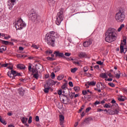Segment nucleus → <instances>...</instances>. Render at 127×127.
<instances>
[{
    "instance_id": "0eeeda50",
    "label": "nucleus",
    "mask_w": 127,
    "mask_h": 127,
    "mask_svg": "<svg viewBox=\"0 0 127 127\" xmlns=\"http://www.w3.org/2000/svg\"><path fill=\"white\" fill-rule=\"evenodd\" d=\"M17 75V72L15 70H11L10 71H8L7 75L10 78H12V79H15V77H16Z\"/></svg>"
},
{
    "instance_id": "37998d69",
    "label": "nucleus",
    "mask_w": 127,
    "mask_h": 127,
    "mask_svg": "<svg viewBox=\"0 0 127 127\" xmlns=\"http://www.w3.org/2000/svg\"><path fill=\"white\" fill-rule=\"evenodd\" d=\"M101 82H98L96 84V86L97 87V89H101Z\"/></svg>"
},
{
    "instance_id": "c03bdc74",
    "label": "nucleus",
    "mask_w": 127,
    "mask_h": 127,
    "mask_svg": "<svg viewBox=\"0 0 127 127\" xmlns=\"http://www.w3.org/2000/svg\"><path fill=\"white\" fill-rule=\"evenodd\" d=\"M53 53L52 51H46L45 52V53H46L47 54V55H49V54H52V53Z\"/></svg>"
},
{
    "instance_id": "13d9d810",
    "label": "nucleus",
    "mask_w": 127,
    "mask_h": 127,
    "mask_svg": "<svg viewBox=\"0 0 127 127\" xmlns=\"http://www.w3.org/2000/svg\"><path fill=\"white\" fill-rule=\"evenodd\" d=\"M100 104H101V102H100L98 101H96L95 103H94V105L95 106H97V105H100Z\"/></svg>"
},
{
    "instance_id": "ddd939ff",
    "label": "nucleus",
    "mask_w": 127,
    "mask_h": 127,
    "mask_svg": "<svg viewBox=\"0 0 127 127\" xmlns=\"http://www.w3.org/2000/svg\"><path fill=\"white\" fill-rule=\"evenodd\" d=\"M65 118L64 116L61 115H60V125H63L64 124V120Z\"/></svg>"
},
{
    "instance_id": "e2e57ef3",
    "label": "nucleus",
    "mask_w": 127,
    "mask_h": 127,
    "mask_svg": "<svg viewBox=\"0 0 127 127\" xmlns=\"http://www.w3.org/2000/svg\"><path fill=\"white\" fill-rule=\"evenodd\" d=\"M58 95H59V96H60V95H62V90H59L58 91Z\"/></svg>"
},
{
    "instance_id": "4be33fe9",
    "label": "nucleus",
    "mask_w": 127,
    "mask_h": 127,
    "mask_svg": "<svg viewBox=\"0 0 127 127\" xmlns=\"http://www.w3.org/2000/svg\"><path fill=\"white\" fill-rule=\"evenodd\" d=\"M123 96H121L120 98H118V101L119 102H125V100H126V97L123 98Z\"/></svg>"
},
{
    "instance_id": "a211bd4d",
    "label": "nucleus",
    "mask_w": 127,
    "mask_h": 127,
    "mask_svg": "<svg viewBox=\"0 0 127 127\" xmlns=\"http://www.w3.org/2000/svg\"><path fill=\"white\" fill-rule=\"evenodd\" d=\"M124 43H121L120 45V53H123L125 51V49L124 48Z\"/></svg>"
},
{
    "instance_id": "58836bf2",
    "label": "nucleus",
    "mask_w": 127,
    "mask_h": 127,
    "mask_svg": "<svg viewBox=\"0 0 127 127\" xmlns=\"http://www.w3.org/2000/svg\"><path fill=\"white\" fill-rule=\"evenodd\" d=\"M51 77L52 79H55V73H54V72H52L51 74Z\"/></svg>"
},
{
    "instance_id": "680f3d73",
    "label": "nucleus",
    "mask_w": 127,
    "mask_h": 127,
    "mask_svg": "<svg viewBox=\"0 0 127 127\" xmlns=\"http://www.w3.org/2000/svg\"><path fill=\"white\" fill-rule=\"evenodd\" d=\"M123 42L124 43V44H123V46L127 45V39H124L123 40Z\"/></svg>"
},
{
    "instance_id": "f03ea898",
    "label": "nucleus",
    "mask_w": 127,
    "mask_h": 127,
    "mask_svg": "<svg viewBox=\"0 0 127 127\" xmlns=\"http://www.w3.org/2000/svg\"><path fill=\"white\" fill-rule=\"evenodd\" d=\"M117 35V30L115 28H109L105 34V41L111 43L114 41V39Z\"/></svg>"
},
{
    "instance_id": "4d7b16f0",
    "label": "nucleus",
    "mask_w": 127,
    "mask_h": 127,
    "mask_svg": "<svg viewBox=\"0 0 127 127\" xmlns=\"http://www.w3.org/2000/svg\"><path fill=\"white\" fill-rule=\"evenodd\" d=\"M65 56H67L68 57H69V56H71V53H65L64 54Z\"/></svg>"
},
{
    "instance_id": "0e129e2a",
    "label": "nucleus",
    "mask_w": 127,
    "mask_h": 127,
    "mask_svg": "<svg viewBox=\"0 0 127 127\" xmlns=\"http://www.w3.org/2000/svg\"><path fill=\"white\" fill-rule=\"evenodd\" d=\"M35 120H36V122H39V117H38L37 116H36Z\"/></svg>"
},
{
    "instance_id": "8fccbe9b",
    "label": "nucleus",
    "mask_w": 127,
    "mask_h": 127,
    "mask_svg": "<svg viewBox=\"0 0 127 127\" xmlns=\"http://www.w3.org/2000/svg\"><path fill=\"white\" fill-rule=\"evenodd\" d=\"M68 96H69L70 99H73V98H74V94H73V93H69Z\"/></svg>"
},
{
    "instance_id": "3c124183",
    "label": "nucleus",
    "mask_w": 127,
    "mask_h": 127,
    "mask_svg": "<svg viewBox=\"0 0 127 127\" xmlns=\"http://www.w3.org/2000/svg\"><path fill=\"white\" fill-rule=\"evenodd\" d=\"M68 85L70 87H73L74 85H73V82H72V81H69L68 82Z\"/></svg>"
},
{
    "instance_id": "c9c22d12",
    "label": "nucleus",
    "mask_w": 127,
    "mask_h": 127,
    "mask_svg": "<svg viewBox=\"0 0 127 127\" xmlns=\"http://www.w3.org/2000/svg\"><path fill=\"white\" fill-rule=\"evenodd\" d=\"M108 113L109 115H114L115 114V112H114V111L112 110H108Z\"/></svg>"
},
{
    "instance_id": "4c0bfd02",
    "label": "nucleus",
    "mask_w": 127,
    "mask_h": 127,
    "mask_svg": "<svg viewBox=\"0 0 127 127\" xmlns=\"http://www.w3.org/2000/svg\"><path fill=\"white\" fill-rule=\"evenodd\" d=\"M108 85H109V86H110V87H112V88H114V87H115L116 86V85H115V84H114V83H112V82H109V83H108Z\"/></svg>"
},
{
    "instance_id": "6e6552de",
    "label": "nucleus",
    "mask_w": 127,
    "mask_h": 127,
    "mask_svg": "<svg viewBox=\"0 0 127 127\" xmlns=\"http://www.w3.org/2000/svg\"><path fill=\"white\" fill-rule=\"evenodd\" d=\"M63 97L64 98H63V102H64V104L65 105H68L70 102V99L66 95H64Z\"/></svg>"
},
{
    "instance_id": "39448f33",
    "label": "nucleus",
    "mask_w": 127,
    "mask_h": 127,
    "mask_svg": "<svg viewBox=\"0 0 127 127\" xmlns=\"http://www.w3.org/2000/svg\"><path fill=\"white\" fill-rule=\"evenodd\" d=\"M14 24H15L17 30H21L22 28L26 26V24L23 22V21L21 18H19L17 20H16L14 22Z\"/></svg>"
},
{
    "instance_id": "aec40b11",
    "label": "nucleus",
    "mask_w": 127,
    "mask_h": 127,
    "mask_svg": "<svg viewBox=\"0 0 127 127\" xmlns=\"http://www.w3.org/2000/svg\"><path fill=\"white\" fill-rule=\"evenodd\" d=\"M96 83L97 82L96 81L87 82V84L89 86H96Z\"/></svg>"
},
{
    "instance_id": "9b49d317",
    "label": "nucleus",
    "mask_w": 127,
    "mask_h": 127,
    "mask_svg": "<svg viewBox=\"0 0 127 127\" xmlns=\"http://www.w3.org/2000/svg\"><path fill=\"white\" fill-rule=\"evenodd\" d=\"M92 44V40H89L88 41H86L83 43V46L84 47H89Z\"/></svg>"
},
{
    "instance_id": "c756f323",
    "label": "nucleus",
    "mask_w": 127,
    "mask_h": 127,
    "mask_svg": "<svg viewBox=\"0 0 127 127\" xmlns=\"http://www.w3.org/2000/svg\"><path fill=\"white\" fill-rule=\"evenodd\" d=\"M61 68V67L60 66H58L56 67L55 68V73H56V72H59V71H60Z\"/></svg>"
},
{
    "instance_id": "a18cd8bd",
    "label": "nucleus",
    "mask_w": 127,
    "mask_h": 127,
    "mask_svg": "<svg viewBox=\"0 0 127 127\" xmlns=\"http://www.w3.org/2000/svg\"><path fill=\"white\" fill-rule=\"evenodd\" d=\"M84 107H85V105H82L81 108L79 110L78 113H81V112L84 110Z\"/></svg>"
},
{
    "instance_id": "cd10ccee",
    "label": "nucleus",
    "mask_w": 127,
    "mask_h": 127,
    "mask_svg": "<svg viewBox=\"0 0 127 127\" xmlns=\"http://www.w3.org/2000/svg\"><path fill=\"white\" fill-rule=\"evenodd\" d=\"M13 5H14V3H10L9 4H8V8L10 9V10H11L12 9V7H13Z\"/></svg>"
},
{
    "instance_id": "c85d7f7f",
    "label": "nucleus",
    "mask_w": 127,
    "mask_h": 127,
    "mask_svg": "<svg viewBox=\"0 0 127 127\" xmlns=\"http://www.w3.org/2000/svg\"><path fill=\"white\" fill-rule=\"evenodd\" d=\"M123 27H125V24H121L120 27L118 28V32H120L122 29H123Z\"/></svg>"
},
{
    "instance_id": "2eb2a0df",
    "label": "nucleus",
    "mask_w": 127,
    "mask_h": 127,
    "mask_svg": "<svg viewBox=\"0 0 127 127\" xmlns=\"http://www.w3.org/2000/svg\"><path fill=\"white\" fill-rule=\"evenodd\" d=\"M17 69H20V70H24L25 69V65L23 64H19L16 65Z\"/></svg>"
},
{
    "instance_id": "de8ad7c7",
    "label": "nucleus",
    "mask_w": 127,
    "mask_h": 127,
    "mask_svg": "<svg viewBox=\"0 0 127 127\" xmlns=\"http://www.w3.org/2000/svg\"><path fill=\"white\" fill-rule=\"evenodd\" d=\"M89 70V68H88V66H85L83 68L84 72H87Z\"/></svg>"
},
{
    "instance_id": "5701e85b",
    "label": "nucleus",
    "mask_w": 127,
    "mask_h": 127,
    "mask_svg": "<svg viewBox=\"0 0 127 127\" xmlns=\"http://www.w3.org/2000/svg\"><path fill=\"white\" fill-rule=\"evenodd\" d=\"M33 77L35 78V79H36V80H38V78H39V74H38V72L34 73L33 74Z\"/></svg>"
},
{
    "instance_id": "412c9836",
    "label": "nucleus",
    "mask_w": 127,
    "mask_h": 127,
    "mask_svg": "<svg viewBox=\"0 0 127 127\" xmlns=\"http://www.w3.org/2000/svg\"><path fill=\"white\" fill-rule=\"evenodd\" d=\"M0 41L1 42L2 44H4V45H8V44H9V42L8 41L0 40Z\"/></svg>"
},
{
    "instance_id": "a19ab883",
    "label": "nucleus",
    "mask_w": 127,
    "mask_h": 127,
    "mask_svg": "<svg viewBox=\"0 0 127 127\" xmlns=\"http://www.w3.org/2000/svg\"><path fill=\"white\" fill-rule=\"evenodd\" d=\"M32 72L33 73H38V71H37V70L34 68H32Z\"/></svg>"
},
{
    "instance_id": "ea45409f",
    "label": "nucleus",
    "mask_w": 127,
    "mask_h": 127,
    "mask_svg": "<svg viewBox=\"0 0 127 127\" xmlns=\"http://www.w3.org/2000/svg\"><path fill=\"white\" fill-rule=\"evenodd\" d=\"M0 50H2L3 51H5L6 50V47L3 46H2L1 47Z\"/></svg>"
},
{
    "instance_id": "bb28decb",
    "label": "nucleus",
    "mask_w": 127,
    "mask_h": 127,
    "mask_svg": "<svg viewBox=\"0 0 127 127\" xmlns=\"http://www.w3.org/2000/svg\"><path fill=\"white\" fill-rule=\"evenodd\" d=\"M73 90L76 92L78 93L80 91V87L79 86H75L73 87Z\"/></svg>"
},
{
    "instance_id": "774afa93",
    "label": "nucleus",
    "mask_w": 127,
    "mask_h": 127,
    "mask_svg": "<svg viewBox=\"0 0 127 127\" xmlns=\"http://www.w3.org/2000/svg\"><path fill=\"white\" fill-rule=\"evenodd\" d=\"M17 76H20L21 77L22 76V75H21V72H17Z\"/></svg>"
},
{
    "instance_id": "f3484780",
    "label": "nucleus",
    "mask_w": 127,
    "mask_h": 127,
    "mask_svg": "<svg viewBox=\"0 0 127 127\" xmlns=\"http://www.w3.org/2000/svg\"><path fill=\"white\" fill-rule=\"evenodd\" d=\"M78 56L80 58H84L87 57V54L85 53L81 52L79 54Z\"/></svg>"
},
{
    "instance_id": "864d4df0",
    "label": "nucleus",
    "mask_w": 127,
    "mask_h": 127,
    "mask_svg": "<svg viewBox=\"0 0 127 127\" xmlns=\"http://www.w3.org/2000/svg\"><path fill=\"white\" fill-rule=\"evenodd\" d=\"M114 115H118L119 114V110L118 109H116L114 111Z\"/></svg>"
},
{
    "instance_id": "e433bc0d",
    "label": "nucleus",
    "mask_w": 127,
    "mask_h": 127,
    "mask_svg": "<svg viewBox=\"0 0 127 127\" xmlns=\"http://www.w3.org/2000/svg\"><path fill=\"white\" fill-rule=\"evenodd\" d=\"M47 60H49L50 61H54V60H55V59H53V58H52V57H48L47 58Z\"/></svg>"
},
{
    "instance_id": "9d476101",
    "label": "nucleus",
    "mask_w": 127,
    "mask_h": 127,
    "mask_svg": "<svg viewBox=\"0 0 127 127\" xmlns=\"http://www.w3.org/2000/svg\"><path fill=\"white\" fill-rule=\"evenodd\" d=\"M91 121H93V119L91 117L86 118L82 123L81 125H84L85 124H89L90 122H91Z\"/></svg>"
},
{
    "instance_id": "69168bd1",
    "label": "nucleus",
    "mask_w": 127,
    "mask_h": 127,
    "mask_svg": "<svg viewBox=\"0 0 127 127\" xmlns=\"http://www.w3.org/2000/svg\"><path fill=\"white\" fill-rule=\"evenodd\" d=\"M24 49V48H23V47H19V50H20V51H23Z\"/></svg>"
},
{
    "instance_id": "7ed1b4c3",
    "label": "nucleus",
    "mask_w": 127,
    "mask_h": 127,
    "mask_svg": "<svg viewBox=\"0 0 127 127\" xmlns=\"http://www.w3.org/2000/svg\"><path fill=\"white\" fill-rule=\"evenodd\" d=\"M64 8H61L60 9V12L58 13L57 16V20L56 21V23L57 25H60V23L63 21V18H64Z\"/></svg>"
},
{
    "instance_id": "473e14b6",
    "label": "nucleus",
    "mask_w": 127,
    "mask_h": 127,
    "mask_svg": "<svg viewBox=\"0 0 127 127\" xmlns=\"http://www.w3.org/2000/svg\"><path fill=\"white\" fill-rule=\"evenodd\" d=\"M77 70H78V68L74 67L73 68L71 69V73H75V72H76L77 71Z\"/></svg>"
},
{
    "instance_id": "603ef678",
    "label": "nucleus",
    "mask_w": 127,
    "mask_h": 127,
    "mask_svg": "<svg viewBox=\"0 0 127 127\" xmlns=\"http://www.w3.org/2000/svg\"><path fill=\"white\" fill-rule=\"evenodd\" d=\"M87 91L86 90H83L82 91V95H83L84 96L87 95Z\"/></svg>"
},
{
    "instance_id": "49530a36",
    "label": "nucleus",
    "mask_w": 127,
    "mask_h": 127,
    "mask_svg": "<svg viewBox=\"0 0 127 127\" xmlns=\"http://www.w3.org/2000/svg\"><path fill=\"white\" fill-rule=\"evenodd\" d=\"M31 47H33V48H35V49H38V47L36 45H32Z\"/></svg>"
},
{
    "instance_id": "72a5a7b5",
    "label": "nucleus",
    "mask_w": 127,
    "mask_h": 127,
    "mask_svg": "<svg viewBox=\"0 0 127 127\" xmlns=\"http://www.w3.org/2000/svg\"><path fill=\"white\" fill-rule=\"evenodd\" d=\"M113 105L111 106V105H109V104H106L104 106V108H106L107 109L112 108L113 107Z\"/></svg>"
},
{
    "instance_id": "423d86ee",
    "label": "nucleus",
    "mask_w": 127,
    "mask_h": 127,
    "mask_svg": "<svg viewBox=\"0 0 127 127\" xmlns=\"http://www.w3.org/2000/svg\"><path fill=\"white\" fill-rule=\"evenodd\" d=\"M28 16L31 18V20L33 21V22H35V21H39L41 19V17L38 15L37 13L35 12H30L28 13Z\"/></svg>"
},
{
    "instance_id": "7c9ffc66",
    "label": "nucleus",
    "mask_w": 127,
    "mask_h": 127,
    "mask_svg": "<svg viewBox=\"0 0 127 127\" xmlns=\"http://www.w3.org/2000/svg\"><path fill=\"white\" fill-rule=\"evenodd\" d=\"M0 123H1V124H2L3 125H6V122L4 120L2 119V118H0Z\"/></svg>"
},
{
    "instance_id": "b1692460",
    "label": "nucleus",
    "mask_w": 127,
    "mask_h": 127,
    "mask_svg": "<svg viewBox=\"0 0 127 127\" xmlns=\"http://www.w3.org/2000/svg\"><path fill=\"white\" fill-rule=\"evenodd\" d=\"M64 78V75L62 74L58 76L57 77V80H59V81H61V80H62Z\"/></svg>"
},
{
    "instance_id": "1a4fd4ad",
    "label": "nucleus",
    "mask_w": 127,
    "mask_h": 127,
    "mask_svg": "<svg viewBox=\"0 0 127 127\" xmlns=\"http://www.w3.org/2000/svg\"><path fill=\"white\" fill-rule=\"evenodd\" d=\"M54 54L56 55V57H63L65 58L63 53H60L59 51H56L54 52Z\"/></svg>"
},
{
    "instance_id": "2f4dec72",
    "label": "nucleus",
    "mask_w": 127,
    "mask_h": 127,
    "mask_svg": "<svg viewBox=\"0 0 127 127\" xmlns=\"http://www.w3.org/2000/svg\"><path fill=\"white\" fill-rule=\"evenodd\" d=\"M100 85L103 87L102 88H101V90H104V89H106V85L104 84L103 82H100Z\"/></svg>"
},
{
    "instance_id": "338daca9",
    "label": "nucleus",
    "mask_w": 127,
    "mask_h": 127,
    "mask_svg": "<svg viewBox=\"0 0 127 127\" xmlns=\"http://www.w3.org/2000/svg\"><path fill=\"white\" fill-rule=\"evenodd\" d=\"M94 68L96 69H100V66L99 65H96L94 66Z\"/></svg>"
},
{
    "instance_id": "20e7f679",
    "label": "nucleus",
    "mask_w": 127,
    "mask_h": 127,
    "mask_svg": "<svg viewBox=\"0 0 127 127\" xmlns=\"http://www.w3.org/2000/svg\"><path fill=\"white\" fill-rule=\"evenodd\" d=\"M126 18V15L124 11L120 10L115 15V19L117 22H123Z\"/></svg>"
},
{
    "instance_id": "6ab92c4d",
    "label": "nucleus",
    "mask_w": 127,
    "mask_h": 127,
    "mask_svg": "<svg viewBox=\"0 0 127 127\" xmlns=\"http://www.w3.org/2000/svg\"><path fill=\"white\" fill-rule=\"evenodd\" d=\"M22 124H26L27 121H28V118L25 117H22L21 119Z\"/></svg>"
},
{
    "instance_id": "dca6fc26",
    "label": "nucleus",
    "mask_w": 127,
    "mask_h": 127,
    "mask_svg": "<svg viewBox=\"0 0 127 127\" xmlns=\"http://www.w3.org/2000/svg\"><path fill=\"white\" fill-rule=\"evenodd\" d=\"M54 82V81L53 80L51 79H49L47 82V86L49 87V86H51V85H53Z\"/></svg>"
},
{
    "instance_id": "79ce46f5",
    "label": "nucleus",
    "mask_w": 127,
    "mask_h": 127,
    "mask_svg": "<svg viewBox=\"0 0 127 127\" xmlns=\"http://www.w3.org/2000/svg\"><path fill=\"white\" fill-rule=\"evenodd\" d=\"M112 104H115V107H118V104L116 103V100L113 99L111 101Z\"/></svg>"
},
{
    "instance_id": "f704fd0d",
    "label": "nucleus",
    "mask_w": 127,
    "mask_h": 127,
    "mask_svg": "<svg viewBox=\"0 0 127 127\" xmlns=\"http://www.w3.org/2000/svg\"><path fill=\"white\" fill-rule=\"evenodd\" d=\"M32 123V117L30 116L29 118L28 121V124H31Z\"/></svg>"
},
{
    "instance_id": "09e8293b",
    "label": "nucleus",
    "mask_w": 127,
    "mask_h": 127,
    "mask_svg": "<svg viewBox=\"0 0 127 127\" xmlns=\"http://www.w3.org/2000/svg\"><path fill=\"white\" fill-rule=\"evenodd\" d=\"M120 77H121V73H117V74H116V77L117 79L120 78Z\"/></svg>"
},
{
    "instance_id": "393cba45",
    "label": "nucleus",
    "mask_w": 127,
    "mask_h": 127,
    "mask_svg": "<svg viewBox=\"0 0 127 127\" xmlns=\"http://www.w3.org/2000/svg\"><path fill=\"white\" fill-rule=\"evenodd\" d=\"M48 1L50 5H54V3H55L54 0H49Z\"/></svg>"
},
{
    "instance_id": "4468645a",
    "label": "nucleus",
    "mask_w": 127,
    "mask_h": 127,
    "mask_svg": "<svg viewBox=\"0 0 127 127\" xmlns=\"http://www.w3.org/2000/svg\"><path fill=\"white\" fill-rule=\"evenodd\" d=\"M44 88L45 89H44V92L46 93L47 94L49 92V90L51 89V87L50 86H47L46 84L44 85Z\"/></svg>"
},
{
    "instance_id": "a878e982",
    "label": "nucleus",
    "mask_w": 127,
    "mask_h": 127,
    "mask_svg": "<svg viewBox=\"0 0 127 127\" xmlns=\"http://www.w3.org/2000/svg\"><path fill=\"white\" fill-rule=\"evenodd\" d=\"M100 77L101 78H104L105 79L108 78V76H107V74L105 73H102V74H101Z\"/></svg>"
},
{
    "instance_id": "052dcab7",
    "label": "nucleus",
    "mask_w": 127,
    "mask_h": 127,
    "mask_svg": "<svg viewBox=\"0 0 127 127\" xmlns=\"http://www.w3.org/2000/svg\"><path fill=\"white\" fill-rule=\"evenodd\" d=\"M7 65H8V64H1V67H7Z\"/></svg>"
},
{
    "instance_id": "bf43d9fd",
    "label": "nucleus",
    "mask_w": 127,
    "mask_h": 127,
    "mask_svg": "<svg viewBox=\"0 0 127 127\" xmlns=\"http://www.w3.org/2000/svg\"><path fill=\"white\" fill-rule=\"evenodd\" d=\"M96 63L98 64V65H103V62H102V61H98Z\"/></svg>"
},
{
    "instance_id": "f8f14e48",
    "label": "nucleus",
    "mask_w": 127,
    "mask_h": 127,
    "mask_svg": "<svg viewBox=\"0 0 127 127\" xmlns=\"http://www.w3.org/2000/svg\"><path fill=\"white\" fill-rule=\"evenodd\" d=\"M18 92L20 95V96H24V93H25V90L22 88V87H20L18 89Z\"/></svg>"
},
{
    "instance_id": "f257e3e1",
    "label": "nucleus",
    "mask_w": 127,
    "mask_h": 127,
    "mask_svg": "<svg viewBox=\"0 0 127 127\" xmlns=\"http://www.w3.org/2000/svg\"><path fill=\"white\" fill-rule=\"evenodd\" d=\"M58 37L57 33L54 31H51L49 33L46 34L45 37V40L48 45H51L54 47L55 46V39Z\"/></svg>"
},
{
    "instance_id": "6e6d98bb",
    "label": "nucleus",
    "mask_w": 127,
    "mask_h": 127,
    "mask_svg": "<svg viewBox=\"0 0 127 127\" xmlns=\"http://www.w3.org/2000/svg\"><path fill=\"white\" fill-rule=\"evenodd\" d=\"M36 67L38 69H40V68H42V65H41V64L36 65Z\"/></svg>"
},
{
    "instance_id": "5fc2aeb1",
    "label": "nucleus",
    "mask_w": 127,
    "mask_h": 127,
    "mask_svg": "<svg viewBox=\"0 0 127 127\" xmlns=\"http://www.w3.org/2000/svg\"><path fill=\"white\" fill-rule=\"evenodd\" d=\"M91 109H92V108L91 107H88L86 109V112L88 113V112H90V110H91Z\"/></svg>"
}]
</instances>
